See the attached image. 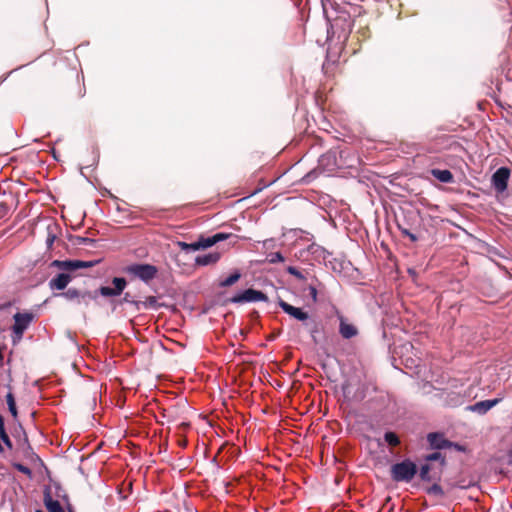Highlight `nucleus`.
Masks as SVG:
<instances>
[{"mask_svg":"<svg viewBox=\"0 0 512 512\" xmlns=\"http://www.w3.org/2000/svg\"><path fill=\"white\" fill-rule=\"evenodd\" d=\"M278 305L284 313L302 323V326L310 334L314 344H318L320 342L319 337L323 332V327L320 321L311 316L309 312L305 311L303 308L295 307L283 299L278 300Z\"/></svg>","mask_w":512,"mask_h":512,"instance_id":"nucleus-1","label":"nucleus"},{"mask_svg":"<svg viewBox=\"0 0 512 512\" xmlns=\"http://www.w3.org/2000/svg\"><path fill=\"white\" fill-rule=\"evenodd\" d=\"M361 400L367 399V406L376 413L390 410L392 400L388 392L378 389L373 383H365L357 393Z\"/></svg>","mask_w":512,"mask_h":512,"instance_id":"nucleus-2","label":"nucleus"},{"mask_svg":"<svg viewBox=\"0 0 512 512\" xmlns=\"http://www.w3.org/2000/svg\"><path fill=\"white\" fill-rule=\"evenodd\" d=\"M113 287L110 286H101L97 291H88L83 290L79 300L76 304L84 306L87 308L91 301L97 299L98 295L103 297H117L120 296L125 288L127 287V280L124 277H114L112 279Z\"/></svg>","mask_w":512,"mask_h":512,"instance_id":"nucleus-3","label":"nucleus"},{"mask_svg":"<svg viewBox=\"0 0 512 512\" xmlns=\"http://www.w3.org/2000/svg\"><path fill=\"white\" fill-rule=\"evenodd\" d=\"M337 150L331 149L326 153L322 154L318 159L317 168L308 172L303 178L302 182L305 184L311 183L318 176L319 171L325 173H332L336 169L340 168L342 164L339 162L337 157Z\"/></svg>","mask_w":512,"mask_h":512,"instance_id":"nucleus-4","label":"nucleus"},{"mask_svg":"<svg viewBox=\"0 0 512 512\" xmlns=\"http://www.w3.org/2000/svg\"><path fill=\"white\" fill-rule=\"evenodd\" d=\"M418 473V467L414 461L406 458L393 464L390 468L391 479L395 482L409 483Z\"/></svg>","mask_w":512,"mask_h":512,"instance_id":"nucleus-5","label":"nucleus"},{"mask_svg":"<svg viewBox=\"0 0 512 512\" xmlns=\"http://www.w3.org/2000/svg\"><path fill=\"white\" fill-rule=\"evenodd\" d=\"M123 272L138 278L144 283H149L156 277L158 269L155 265L148 263H133L124 267Z\"/></svg>","mask_w":512,"mask_h":512,"instance_id":"nucleus-6","label":"nucleus"},{"mask_svg":"<svg viewBox=\"0 0 512 512\" xmlns=\"http://www.w3.org/2000/svg\"><path fill=\"white\" fill-rule=\"evenodd\" d=\"M269 300L268 296L260 291L253 288H248L242 291H239L233 297H231L228 302L234 304H242V303H251V302H267Z\"/></svg>","mask_w":512,"mask_h":512,"instance_id":"nucleus-7","label":"nucleus"},{"mask_svg":"<svg viewBox=\"0 0 512 512\" xmlns=\"http://www.w3.org/2000/svg\"><path fill=\"white\" fill-rule=\"evenodd\" d=\"M101 262L100 259L97 260H53L50 264L51 267H56L62 271H75L83 268H91Z\"/></svg>","mask_w":512,"mask_h":512,"instance_id":"nucleus-8","label":"nucleus"},{"mask_svg":"<svg viewBox=\"0 0 512 512\" xmlns=\"http://www.w3.org/2000/svg\"><path fill=\"white\" fill-rule=\"evenodd\" d=\"M510 178V169L502 166L498 168L491 177V184L493 188L499 192H504L508 187V181Z\"/></svg>","mask_w":512,"mask_h":512,"instance_id":"nucleus-9","label":"nucleus"},{"mask_svg":"<svg viewBox=\"0 0 512 512\" xmlns=\"http://www.w3.org/2000/svg\"><path fill=\"white\" fill-rule=\"evenodd\" d=\"M232 237L237 238L236 235H233L231 233L217 232V233H215L211 236H207V237L201 235L198 238V241H199L201 250H205V249H208V248L214 246L215 244H217L219 242L230 239Z\"/></svg>","mask_w":512,"mask_h":512,"instance_id":"nucleus-10","label":"nucleus"},{"mask_svg":"<svg viewBox=\"0 0 512 512\" xmlns=\"http://www.w3.org/2000/svg\"><path fill=\"white\" fill-rule=\"evenodd\" d=\"M427 442L432 450L451 449L452 441L445 438L441 432H430L427 434Z\"/></svg>","mask_w":512,"mask_h":512,"instance_id":"nucleus-11","label":"nucleus"},{"mask_svg":"<svg viewBox=\"0 0 512 512\" xmlns=\"http://www.w3.org/2000/svg\"><path fill=\"white\" fill-rule=\"evenodd\" d=\"M14 324L11 327L12 331H19L24 333L34 319V315L30 312H17L13 315Z\"/></svg>","mask_w":512,"mask_h":512,"instance_id":"nucleus-12","label":"nucleus"},{"mask_svg":"<svg viewBox=\"0 0 512 512\" xmlns=\"http://www.w3.org/2000/svg\"><path fill=\"white\" fill-rule=\"evenodd\" d=\"M339 320V334L343 339H351L358 335V329L353 324L349 323L347 319L339 312L336 313Z\"/></svg>","mask_w":512,"mask_h":512,"instance_id":"nucleus-13","label":"nucleus"},{"mask_svg":"<svg viewBox=\"0 0 512 512\" xmlns=\"http://www.w3.org/2000/svg\"><path fill=\"white\" fill-rule=\"evenodd\" d=\"M71 280L72 276L69 273L61 272L58 273L55 277H53L49 281L48 285L51 290L63 292V290L68 286Z\"/></svg>","mask_w":512,"mask_h":512,"instance_id":"nucleus-14","label":"nucleus"},{"mask_svg":"<svg viewBox=\"0 0 512 512\" xmlns=\"http://www.w3.org/2000/svg\"><path fill=\"white\" fill-rule=\"evenodd\" d=\"M499 401L500 400L497 398L482 400V401L476 402L473 405L468 406L467 409L472 412H476L480 415H483V414L487 413L490 409H492L495 405H497V403Z\"/></svg>","mask_w":512,"mask_h":512,"instance_id":"nucleus-15","label":"nucleus"},{"mask_svg":"<svg viewBox=\"0 0 512 512\" xmlns=\"http://www.w3.org/2000/svg\"><path fill=\"white\" fill-rule=\"evenodd\" d=\"M220 257L221 254L219 252H209L207 254L198 255L195 258V264L198 266H208L217 263Z\"/></svg>","mask_w":512,"mask_h":512,"instance_id":"nucleus-16","label":"nucleus"},{"mask_svg":"<svg viewBox=\"0 0 512 512\" xmlns=\"http://www.w3.org/2000/svg\"><path fill=\"white\" fill-rule=\"evenodd\" d=\"M44 504L49 512H65L58 500L53 499L48 488L44 491Z\"/></svg>","mask_w":512,"mask_h":512,"instance_id":"nucleus-17","label":"nucleus"},{"mask_svg":"<svg viewBox=\"0 0 512 512\" xmlns=\"http://www.w3.org/2000/svg\"><path fill=\"white\" fill-rule=\"evenodd\" d=\"M431 174L434 178H436L441 183H452L453 182V174L448 169H432Z\"/></svg>","mask_w":512,"mask_h":512,"instance_id":"nucleus-18","label":"nucleus"},{"mask_svg":"<svg viewBox=\"0 0 512 512\" xmlns=\"http://www.w3.org/2000/svg\"><path fill=\"white\" fill-rule=\"evenodd\" d=\"M83 291L76 288H68L66 291L55 293V297H62L70 302H77Z\"/></svg>","mask_w":512,"mask_h":512,"instance_id":"nucleus-19","label":"nucleus"},{"mask_svg":"<svg viewBox=\"0 0 512 512\" xmlns=\"http://www.w3.org/2000/svg\"><path fill=\"white\" fill-rule=\"evenodd\" d=\"M339 22H343L342 31L344 35L347 37L352 32L354 26V21L351 19V15H338L336 19V25H338Z\"/></svg>","mask_w":512,"mask_h":512,"instance_id":"nucleus-20","label":"nucleus"},{"mask_svg":"<svg viewBox=\"0 0 512 512\" xmlns=\"http://www.w3.org/2000/svg\"><path fill=\"white\" fill-rule=\"evenodd\" d=\"M7 388L9 389V392L6 394V403L8 406V410H9L11 416L13 417V419L17 420L18 410H17V406H16V400H15L13 393L11 392V385L8 384Z\"/></svg>","mask_w":512,"mask_h":512,"instance_id":"nucleus-21","label":"nucleus"},{"mask_svg":"<svg viewBox=\"0 0 512 512\" xmlns=\"http://www.w3.org/2000/svg\"><path fill=\"white\" fill-rule=\"evenodd\" d=\"M431 466L428 463L421 465L419 470V477L424 482H430L432 480H438L439 477H435L430 474Z\"/></svg>","mask_w":512,"mask_h":512,"instance_id":"nucleus-22","label":"nucleus"},{"mask_svg":"<svg viewBox=\"0 0 512 512\" xmlns=\"http://www.w3.org/2000/svg\"><path fill=\"white\" fill-rule=\"evenodd\" d=\"M241 278V272L239 270H234L228 277L222 280L219 283L220 287H230L234 285Z\"/></svg>","mask_w":512,"mask_h":512,"instance_id":"nucleus-23","label":"nucleus"},{"mask_svg":"<svg viewBox=\"0 0 512 512\" xmlns=\"http://www.w3.org/2000/svg\"><path fill=\"white\" fill-rule=\"evenodd\" d=\"M96 242L97 241L95 239L83 237V236H74L72 238V243H73V245H76V246L86 245V246H90V247H95Z\"/></svg>","mask_w":512,"mask_h":512,"instance_id":"nucleus-24","label":"nucleus"},{"mask_svg":"<svg viewBox=\"0 0 512 512\" xmlns=\"http://www.w3.org/2000/svg\"><path fill=\"white\" fill-rule=\"evenodd\" d=\"M424 460L427 461V462H433V461H439L440 462V465L442 467H444L446 465V459L445 457L442 455L441 452H439V450H436L435 452L433 453H430V454H427L425 457H424Z\"/></svg>","mask_w":512,"mask_h":512,"instance_id":"nucleus-25","label":"nucleus"},{"mask_svg":"<svg viewBox=\"0 0 512 512\" xmlns=\"http://www.w3.org/2000/svg\"><path fill=\"white\" fill-rule=\"evenodd\" d=\"M384 440L388 445L392 447H396L400 444L398 435L393 431H386L384 433Z\"/></svg>","mask_w":512,"mask_h":512,"instance_id":"nucleus-26","label":"nucleus"},{"mask_svg":"<svg viewBox=\"0 0 512 512\" xmlns=\"http://www.w3.org/2000/svg\"><path fill=\"white\" fill-rule=\"evenodd\" d=\"M266 261L270 264H276L279 262H284L285 257L281 252H270L266 255Z\"/></svg>","mask_w":512,"mask_h":512,"instance_id":"nucleus-27","label":"nucleus"},{"mask_svg":"<svg viewBox=\"0 0 512 512\" xmlns=\"http://www.w3.org/2000/svg\"><path fill=\"white\" fill-rule=\"evenodd\" d=\"M145 309H153L158 310L163 304L159 303L157 300V297L155 296H149L144 301Z\"/></svg>","mask_w":512,"mask_h":512,"instance_id":"nucleus-28","label":"nucleus"},{"mask_svg":"<svg viewBox=\"0 0 512 512\" xmlns=\"http://www.w3.org/2000/svg\"><path fill=\"white\" fill-rule=\"evenodd\" d=\"M426 492L429 495H433V496L440 497V498L443 497L445 494L443 488L437 483H434L433 485L428 487L426 489Z\"/></svg>","mask_w":512,"mask_h":512,"instance_id":"nucleus-29","label":"nucleus"},{"mask_svg":"<svg viewBox=\"0 0 512 512\" xmlns=\"http://www.w3.org/2000/svg\"><path fill=\"white\" fill-rule=\"evenodd\" d=\"M23 445L25 446V449H24V455H25L26 457H30V456H32V457H35L37 460H39V461H40L39 456H38V455H36V454L34 453V451H33L32 447L30 446L29 441H28V438H27V436H26V434H25V433H24V441H23Z\"/></svg>","mask_w":512,"mask_h":512,"instance_id":"nucleus-30","label":"nucleus"},{"mask_svg":"<svg viewBox=\"0 0 512 512\" xmlns=\"http://www.w3.org/2000/svg\"><path fill=\"white\" fill-rule=\"evenodd\" d=\"M0 439L2 440V442L4 443V445L6 447H8L9 449H12V441L10 440L9 438V435L6 431H3V432H0ZM3 446L2 444L0 443V453L3 452Z\"/></svg>","mask_w":512,"mask_h":512,"instance_id":"nucleus-31","label":"nucleus"},{"mask_svg":"<svg viewBox=\"0 0 512 512\" xmlns=\"http://www.w3.org/2000/svg\"><path fill=\"white\" fill-rule=\"evenodd\" d=\"M286 271L287 273L295 276L299 280H305V276L303 275V273L300 270H298L295 266H288L286 268Z\"/></svg>","mask_w":512,"mask_h":512,"instance_id":"nucleus-32","label":"nucleus"},{"mask_svg":"<svg viewBox=\"0 0 512 512\" xmlns=\"http://www.w3.org/2000/svg\"><path fill=\"white\" fill-rule=\"evenodd\" d=\"M12 466H13L16 470H18L19 472H21V473H23V474H25V475H27V476L31 477V475H32V471H31V469H30L29 467H27V466H25V465H23V464H21V463H18V462L13 463V464H12Z\"/></svg>","mask_w":512,"mask_h":512,"instance_id":"nucleus-33","label":"nucleus"},{"mask_svg":"<svg viewBox=\"0 0 512 512\" xmlns=\"http://www.w3.org/2000/svg\"><path fill=\"white\" fill-rule=\"evenodd\" d=\"M448 398L449 399H447V404L450 405V406H457V405L461 404V402H462L461 397L459 395L454 394V393L449 394Z\"/></svg>","mask_w":512,"mask_h":512,"instance_id":"nucleus-34","label":"nucleus"},{"mask_svg":"<svg viewBox=\"0 0 512 512\" xmlns=\"http://www.w3.org/2000/svg\"><path fill=\"white\" fill-rule=\"evenodd\" d=\"M277 246V241L274 238L265 239L262 241V248L265 250L274 249Z\"/></svg>","mask_w":512,"mask_h":512,"instance_id":"nucleus-35","label":"nucleus"},{"mask_svg":"<svg viewBox=\"0 0 512 512\" xmlns=\"http://www.w3.org/2000/svg\"><path fill=\"white\" fill-rule=\"evenodd\" d=\"M23 334L24 333L19 332V331H12L11 341H12L13 346H16L20 343V341L23 338Z\"/></svg>","mask_w":512,"mask_h":512,"instance_id":"nucleus-36","label":"nucleus"},{"mask_svg":"<svg viewBox=\"0 0 512 512\" xmlns=\"http://www.w3.org/2000/svg\"><path fill=\"white\" fill-rule=\"evenodd\" d=\"M308 291H309V294L311 296V299L314 303H316L318 301V291H317V288L316 286L314 285H309L308 286Z\"/></svg>","mask_w":512,"mask_h":512,"instance_id":"nucleus-37","label":"nucleus"},{"mask_svg":"<svg viewBox=\"0 0 512 512\" xmlns=\"http://www.w3.org/2000/svg\"><path fill=\"white\" fill-rule=\"evenodd\" d=\"M56 239V235L54 233H52L49 229H48V235H47V238H46V245L48 248H51L54 241Z\"/></svg>","mask_w":512,"mask_h":512,"instance_id":"nucleus-38","label":"nucleus"},{"mask_svg":"<svg viewBox=\"0 0 512 512\" xmlns=\"http://www.w3.org/2000/svg\"><path fill=\"white\" fill-rule=\"evenodd\" d=\"M133 299L129 292L124 293L123 297L119 301V305H122L124 303L130 304L132 303Z\"/></svg>","mask_w":512,"mask_h":512,"instance_id":"nucleus-39","label":"nucleus"},{"mask_svg":"<svg viewBox=\"0 0 512 512\" xmlns=\"http://www.w3.org/2000/svg\"><path fill=\"white\" fill-rule=\"evenodd\" d=\"M131 305L134 307L135 311H140L141 309H145L144 301H138V300L133 299Z\"/></svg>","mask_w":512,"mask_h":512,"instance_id":"nucleus-40","label":"nucleus"},{"mask_svg":"<svg viewBox=\"0 0 512 512\" xmlns=\"http://www.w3.org/2000/svg\"><path fill=\"white\" fill-rule=\"evenodd\" d=\"M198 250H201L198 240L195 242L189 243L188 253L198 251Z\"/></svg>","mask_w":512,"mask_h":512,"instance_id":"nucleus-41","label":"nucleus"},{"mask_svg":"<svg viewBox=\"0 0 512 512\" xmlns=\"http://www.w3.org/2000/svg\"><path fill=\"white\" fill-rule=\"evenodd\" d=\"M177 245H178V247H179L182 251H184V252L188 253L189 243L184 242V241H178V242H177Z\"/></svg>","mask_w":512,"mask_h":512,"instance_id":"nucleus-42","label":"nucleus"},{"mask_svg":"<svg viewBox=\"0 0 512 512\" xmlns=\"http://www.w3.org/2000/svg\"><path fill=\"white\" fill-rule=\"evenodd\" d=\"M451 448L455 449L456 451H459V452H464L465 451V447L459 443H456V442H452V445H451Z\"/></svg>","mask_w":512,"mask_h":512,"instance_id":"nucleus-43","label":"nucleus"},{"mask_svg":"<svg viewBox=\"0 0 512 512\" xmlns=\"http://www.w3.org/2000/svg\"><path fill=\"white\" fill-rule=\"evenodd\" d=\"M318 250L321 252V255L323 256L324 259L326 258V255H330V253L328 251H326L325 249H323L319 246H316V249L313 250V253H316Z\"/></svg>","mask_w":512,"mask_h":512,"instance_id":"nucleus-44","label":"nucleus"},{"mask_svg":"<svg viewBox=\"0 0 512 512\" xmlns=\"http://www.w3.org/2000/svg\"><path fill=\"white\" fill-rule=\"evenodd\" d=\"M405 236H407L412 242L418 241L417 235L412 233L411 231L408 232V234H406Z\"/></svg>","mask_w":512,"mask_h":512,"instance_id":"nucleus-45","label":"nucleus"},{"mask_svg":"<svg viewBox=\"0 0 512 512\" xmlns=\"http://www.w3.org/2000/svg\"><path fill=\"white\" fill-rule=\"evenodd\" d=\"M397 226H398L399 230L401 231L402 235H404V236H405L406 234H408V232H410V230H409V229H407V228L403 227L400 223H397Z\"/></svg>","mask_w":512,"mask_h":512,"instance_id":"nucleus-46","label":"nucleus"},{"mask_svg":"<svg viewBox=\"0 0 512 512\" xmlns=\"http://www.w3.org/2000/svg\"><path fill=\"white\" fill-rule=\"evenodd\" d=\"M6 431L5 429V419L2 415H0V432Z\"/></svg>","mask_w":512,"mask_h":512,"instance_id":"nucleus-47","label":"nucleus"},{"mask_svg":"<svg viewBox=\"0 0 512 512\" xmlns=\"http://www.w3.org/2000/svg\"><path fill=\"white\" fill-rule=\"evenodd\" d=\"M50 152H51L52 157H53L56 161H59V156H58V154H57L56 150H55L54 148H51V151H50Z\"/></svg>","mask_w":512,"mask_h":512,"instance_id":"nucleus-48","label":"nucleus"},{"mask_svg":"<svg viewBox=\"0 0 512 512\" xmlns=\"http://www.w3.org/2000/svg\"><path fill=\"white\" fill-rule=\"evenodd\" d=\"M93 153L95 154V155H94V158H93V162H94V163H97V162H98V159H99L98 150H97L96 148H94Z\"/></svg>","mask_w":512,"mask_h":512,"instance_id":"nucleus-49","label":"nucleus"},{"mask_svg":"<svg viewBox=\"0 0 512 512\" xmlns=\"http://www.w3.org/2000/svg\"><path fill=\"white\" fill-rule=\"evenodd\" d=\"M3 359H4V356H3V348L0 347V365L3 364Z\"/></svg>","mask_w":512,"mask_h":512,"instance_id":"nucleus-50","label":"nucleus"},{"mask_svg":"<svg viewBox=\"0 0 512 512\" xmlns=\"http://www.w3.org/2000/svg\"><path fill=\"white\" fill-rule=\"evenodd\" d=\"M85 168H86V167H80V173H81V175H83V176H85V174H84V169H85Z\"/></svg>","mask_w":512,"mask_h":512,"instance_id":"nucleus-51","label":"nucleus"},{"mask_svg":"<svg viewBox=\"0 0 512 512\" xmlns=\"http://www.w3.org/2000/svg\"><path fill=\"white\" fill-rule=\"evenodd\" d=\"M181 425H182V426H184V427H187V426H188V424H187V423H182Z\"/></svg>","mask_w":512,"mask_h":512,"instance_id":"nucleus-52","label":"nucleus"},{"mask_svg":"<svg viewBox=\"0 0 512 512\" xmlns=\"http://www.w3.org/2000/svg\"><path fill=\"white\" fill-rule=\"evenodd\" d=\"M35 512H44V511H42V510L38 509V510H36Z\"/></svg>","mask_w":512,"mask_h":512,"instance_id":"nucleus-53","label":"nucleus"},{"mask_svg":"<svg viewBox=\"0 0 512 512\" xmlns=\"http://www.w3.org/2000/svg\"><path fill=\"white\" fill-rule=\"evenodd\" d=\"M69 512H74L71 508H69Z\"/></svg>","mask_w":512,"mask_h":512,"instance_id":"nucleus-54","label":"nucleus"}]
</instances>
